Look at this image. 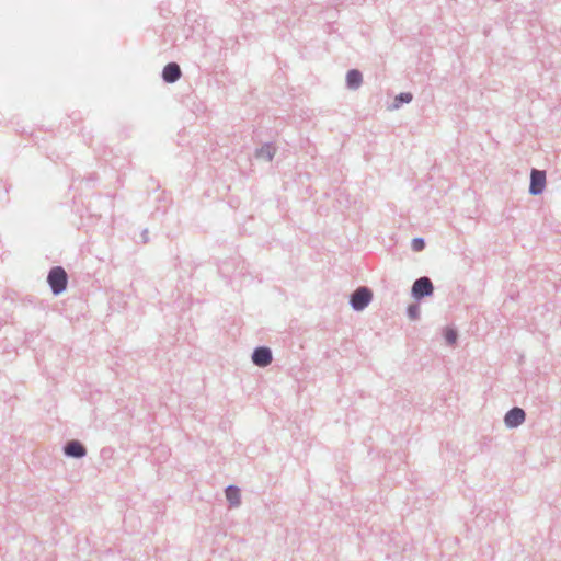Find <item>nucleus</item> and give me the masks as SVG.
I'll list each match as a JSON object with an SVG mask.
<instances>
[{
    "label": "nucleus",
    "mask_w": 561,
    "mask_h": 561,
    "mask_svg": "<svg viewBox=\"0 0 561 561\" xmlns=\"http://www.w3.org/2000/svg\"><path fill=\"white\" fill-rule=\"evenodd\" d=\"M69 276L66 270L60 266H53L47 275V283L54 296H59L66 291Z\"/></svg>",
    "instance_id": "nucleus-1"
},
{
    "label": "nucleus",
    "mask_w": 561,
    "mask_h": 561,
    "mask_svg": "<svg viewBox=\"0 0 561 561\" xmlns=\"http://www.w3.org/2000/svg\"><path fill=\"white\" fill-rule=\"evenodd\" d=\"M374 297L373 290L367 286H359L350 295V306L354 311H363Z\"/></svg>",
    "instance_id": "nucleus-2"
},
{
    "label": "nucleus",
    "mask_w": 561,
    "mask_h": 561,
    "mask_svg": "<svg viewBox=\"0 0 561 561\" xmlns=\"http://www.w3.org/2000/svg\"><path fill=\"white\" fill-rule=\"evenodd\" d=\"M413 100V95L412 93L410 92H401L399 93L394 100H393V104H392V107L393 108H399L401 105L403 104H408L410 103L411 101Z\"/></svg>",
    "instance_id": "nucleus-12"
},
{
    "label": "nucleus",
    "mask_w": 561,
    "mask_h": 561,
    "mask_svg": "<svg viewBox=\"0 0 561 561\" xmlns=\"http://www.w3.org/2000/svg\"><path fill=\"white\" fill-rule=\"evenodd\" d=\"M226 500L230 507H238L241 504V490L237 485H228L225 489Z\"/></svg>",
    "instance_id": "nucleus-10"
},
{
    "label": "nucleus",
    "mask_w": 561,
    "mask_h": 561,
    "mask_svg": "<svg viewBox=\"0 0 561 561\" xmlns=\"http://www.w3.org/2000/svg\"><path fill=\"white\" fill-rule=\"evenodd\" d=\"M276 151L277 149L273 142H265L264 145L255 149L254 157L256 159L270 162L275 157Z\"/></svg>",
    "instance_id": "nucleus-9"
},
{
    "label": "nucleus",
    "mask_w": 561,
    "mask_h": 561,
    "mask_svg": "<svg viewBox=\"0 0 561 561\" xmlns=\"http://www.w3.org/2000/svg\"><path fill=\"white\" fill-rule=\"evenodd\" d=\"M425 247H426V241L422 237H415L411 241V248L415 252L423 251L425 249Z\"/></svg>",
    "instance_id": "nucleus-15"
},
{
    "label": "nucleus",
    "mask_w": 561,
    "mask_h": 561,
    "mask_svg": "<svg viewBox=\"0 0 561 561\" xmlns=\"http://www.w3.org/2000/svg\"><path fill=\"white\" fill-rule=\"evenodd\" d=\"M161 77L165 83H175L182 77L181 67L178 62L170 61L163 67Z\"/></svg>",
    "instance_id": "nucleus-8"
},
{
    "label": "nucleus",
    "mask_w": 561,
    "mask_h": 561,
    "mask_svg": "<svg viewBox=\"0 0 561 561\" xmlns=\"http://www.w3.org/2000/svg\"><path fill=\"white\" fill-rule=\"evenodd\" d=\"M434 295V285L428 276H422L414 280L411 287V296L415 301H421Z\"/></svg>",
    "instance_id": "nucleus-3"
},
{
    "label": "nucleus",
    "mask_w": 561,
    "mask_h": 561,
    "mask_svg": "<svg viewBox=\"0 0 561 561\" xmlns=\"http://www.w3.org/2000/svg\"><path fill=\"white\" fill-rule=\"evenodd\" d=\"M99 180V176L96 173H90L88 176H84L82 181L87 184L88 187H93Z\"/></svg>",
    "instance_id": "nucleus-16"
},
{
    "label": "nucleus",
    "mask_w": 561,
    "mask_h": 561,
    "mask_svg": "<svg viewBox=\"0 0 561 561\" xmlns=\"http://www.w3.org/2000/svg\"><path fill=\"white\" fill-rule=\"evenodd\" d=\"M345 81L350 90H357L363 83V75L358 69H350L346 72Z\"/></svg>",
    "instance_id": "nucleus-11"
},
{
    "label": "nucleus",
    "mask_w": 561,
    "mask_h": 561,
    "mask_svg": "<svg viewBox=\"0 0 561 561\" xmlns=\"http://www.w3.org/2000/svg\"><path fill=\"white\" fill-rule=\"evenodd\" d=\"M546 171L533 168L530 171V183L528 192L533 196H538L543 193L546 188Z\"/></svg>",
    "instance_id": "nucleus-4"
},
{
    "label": "nucleus",
    "mask_w": 561,
    "mask_h": 561,
    "mask_svg": "<svg viewBox=\"0 0 561 561\" xmlns=\"http://www.w3.org/2000/svg\"><path fill=\"white\" fill-rule=\"evenodd\" d=\"M526 420V412L519 407H513L504 415V424L507 428H517Z\"/></svg>",
    "instance_id": "nucleus-6"
},
{
    "label": "nucleus",
    "mask_w": 561,
    "mask_h": 561,
    "mask_svg": "<svg viewBox=\"0 0 561 561\" xmlns=\"http://www.w3.org/2000/svg\"><path fill=\"white\" fill-rule=\"evenodd\" d=\"M419 301L416 302H413V304H410L407 308V316L411 319V320H417L420 318V306L417 304Z\"/></svg>",
    "instance_id": "nucleus-14"
},
{
    "label": "nucleus",
    "mask_w": 561,
    "mask_h": 561,
    "mask_svg": "<svg viewBox=\"0 0 561 561\" xmlns=\"http://www.w3.org/2000/svg\"><path fill=\"white\" fill-rule=\"evenodd\" d=\"M64 454L68 458L81 459L87 456V447L78 439L66 442L62 447Z\"/></svg>",
    "instance_id": "nucleus-7"
},
{
    "label": "nucleus",
    "mask_w": 561,
    "mask_h": 561,
    "mask_svg": "<svg viewBox=\"0 0 561 561\" xmlns=\"http://www.w3.org/2000/svg\"><path fill=\"white\" fill-rule=\"evenodd\" d=\"M252 362L255 366L264 368L273 360V353L268 346H256L251 355Z\"/></svg>",
    "instance_id": "nucleus-5"
},
{
    "label": "nucleus",
    "mask_w": 561,
    "mask_h": 561,
    "mask_svg": "<svg viewBox=\"0 0 561 561\" xmlns=\"http://www.w3.org/2000/svg\"><path fill=\"white\" fill-rule=\"evenodd\" d=\"M141 241L142 243H147L149 241V238H148V229H144L141 231Z\"/></svg>",
    "instance_id": "nucleus-17"
},
{
    "label": "nucleus",
    "mask_w": 561,
    "mask_h": 561,
    "mask_svg": "<svg viewBox=\"0 0 561 561\" xmlns=\"http://www.w3.org/2000/svg\"><path fill=\"white\" fill-rule=\"evenodd\" d=\"M443 336L448 345H454L458 339V332L456 329L447 327L444 330Z\"/></svg>",
    "instance_id": "nucleus-13"
}]
</instances>
